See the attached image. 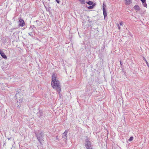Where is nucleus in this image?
<instances>
[{
  "instance_id": "10",
  "label": "nucleus",
  "mask_w": 149,
  "mask_h": 149,
  "mask_svg": "<svg viewBox=\"0 0 149 149\" xmlns=\"http://www.w3.org/2000/svg\"><path fill=\"white\" fill-rule=\"evenodd\" d=\"M103 10L104 19H105L107 16V12L106 11V10Z\"/></svg>"
},
{
  "instance_id": "24",
  "label": "nucleus",
  "mask_w": 149,
  "mask_h": 149,
  "mask_svg": "<svg viewBox=\"0 0 149 149\" xmlns=\"http://www.w3.org/2000/svg\"><path fill=\"white\" fill-rule=\"evenodd\" d=\"M33 26H31V27L29 29L30 30L31 29L32 30L33 29Z\"/></svg>"
},
{
  "instance_id": "21",
  "label": "nucleus",
  "mask_w": 149,
  "mask_h": 149,
  "mask_svg": "<svg viewBox=\"0 0 149 149\" xmlns=\"http://www.w3.org/2000/svg\"><path fill=\"white\" fill-rule=\"evenodd\" d=\"M32 32H33V31H32L30 33H28V34H29V36H30L31 37H33V35L32 34Z\"/></svg>"
},
{
  "instance_id": "31",
  "label": "nucleus",
  "mask_w": 149,
  "mask_h": 149,
  "mask_svg": "<svg viewBox=\"0 0 149 149\" xmlns=\"http://www.w3.org/2000/svg\"><path fill=\"white\" fill-rule=\"evenodd\" d=\"M123 68H122V70H123Z\"/></svg>"
},
{
  "instance_id": "6",
  "label": "nucleus",
  "mask_w": 149,
  "mask_h": 149,
  "mask_svg": "<svg viewBox=\"0 0 149 149\" xmlns=\"http://www.w3.org/2000/svg\"><path fill=\"white\" fill-rule=\"evenodd\" d=\"M19 26L22 27L23 26L24 24V20L20 18L19 19Z\"/></svg>"
},
{
  "instance_id": "28",
  "label": "nucleus",
  "mask_w": 149,
  "mask_h": 149,
  "mask_svg": "<svg viewBox=\"0 0 149 149\" xmlns=\"http://www.w3.org/2000/svg\"><path fill=\"white\" fill-rule=\"evenodd\" d=\"M20 107V105L19 104H18V106H17L18 107Z\"/></svg>"
},
{
  "instance_id": "16",
  "label": "nucleus",
  "mask_w": 149,
  "mask_h": 149,
  "mask_svg": "<svg viewBox=\"0 0 149 149\" xmlns=\"http://www.w3.org/2000/svg\"><path fill=\"white\" fill-rule=\"evenodd\" d=\"M106 7V3L104 2H103L102 6V9H105Z\"/></svg>"
},
{
  "instance_id": "25",
  "label": "nucleus",
  "mask_w": 149,
  "mask_h": 149,
  "mask_svg": "<svg viewBox=\"0 0 149 149\" xmlns=\"http://www.w3.org/2000/svg\"><path fill=\"white\" fill-rule=\"evenodd\" d=\"M56 1L58 3H60L59 0H56Z\"/></svg>"
},
{
  "instance_id": "17",
  "label": "nucleus",
  "mask_w": 149,
  "mask_h": 149,
  "mask_svg": "<svg viewBox=\"0 0 149 149\" xmlns=\"http://www.w3.org/2000/svg\"><path fill=\"white\" fill-rule=\"evenodd\" d=\"M134 9H139L140 8L138 6L136 5L134 7Z\"/></svg>"
},
{
  "instance_id": "19",
  "label": "nucleus",
  "mask_w": 149,
  "mask_h": 149,
  "mask_svg": "<svg viewBox=\"0 0 149 149\" xmlns=\"http://www.w3.org/2000/svg\"><path fill=\"white\" fill-rule=\"evenodd\" d=\"M79 1L81 2V4H84L85 3V1L84 0H79Z\"/></svg>"
},
{
  "instance_id": "29",
  "label": "nucleus",
  "mask_w": 149,
  "mask_h": 149,
  "mask_svg": "<svg viewBox=\"0 0 149 149\" xmlns=\"http://www.w3.org/2000/svg\"><path fill=\"white\" fill-rule=\"evenodd\" d=\"M88 10V11H90V10ZM87 10H86V11H87Z\"/></svg>"
},
{
  "instance_id": "11",
  "label": "nucleus",
  "mask_w": 149,
  "mask_h": 149,
  "mask_svg": "<svg viewBox=\"0 0 149 149\" xmlns=\"http://www.w3.org/2000/svg\"><path fill=\"white\" fill-rule=\"evenodd\" d=\"M126 1L125 4L126 5H129L131 3L132 0H125Z\"/></svg>"
},
{
  "instance_id": "7",
  "label": "nucleus",
  "mask_w": 149,
  "mask_h": 149,
  "mask_svg": "<svg viewBox=\"0 0 149 149\" xmlns=\"http://www.w3.org/2000/svg\"><path fill=\"white\" fill-rule=\"evenodd\" d=\"M0 54L1 55V56L5 59H7V57L5 55V54L3 52V51H1L0 52Z\"/></svg>"
},
{
  "instance_id": "18",
  "label": "nucleus",
  "mask_w": 149,
  "mask_h": 149,
  "mask_svg": "<svg viewBox=\"0 0 149 149\" xmlns=\"http://www.w3.org/2000/svg\"><path fill=\"white\" fill-rule=\"evenodd\" d=\"M143 60L144 61H145L148 66L149 67V64H148L147 61V60H146V58H144V57H143Z\"/></svg>"
},
{
  "instance_id": "26",
  "label": "nucleus",
  "mask_w": 149,
  "mask_h": 149,
  "mask_svg": "<svg viewBox=\"0 0 149 149\" xmlns=\"http://www.w3.org/2000/svg\"><path fill=\"white\" fill-rule=\"evenodd\" d=\"M120 25H123V22H120Z\"/></svg>"
},
{
  "instance_id": "23",
  "label": "nucleus",
  "mask_w": 149,
  "mask_h": 149,
  "mask_svg": "<svg viewBox=\"0 0 149 149\" xmlns=\"http://www.w3.org/2000/svg\"><path fill=\"white\" fill-rule=\"evenodd\" d=\"M117 26L118 27V29L120 30V26L118 24H117Z\"/></svg>"
},
{
  "instance_id": "4",
  "label": "nucleus",
  "mask_w": 149,
  "mask_h": 149,
  "mask_svg": "<svg viewBox=\"0 0 149 149\" xmlns=\"http://www.w3.org/2000/svg\"><path fill=\"white\" fill-rule=\"evenodd\" d=\"M20 92L18 91H17L16 94L15 96V97L17 100V103L19 102V103L22 102V96Z\"/></svg>"
},
{
  "instance_id": "14",
  "label": "nucleus",
  "mask_w": 149,
  "mask_h": 149,
  "mask_svg": "<svg viewBox=\"0 0 149 149\" xmlns=\"http://www.w3.org/2000/svg\"><path fill=\"white\" fill-rule=\"evenodd\" d=\"M86 3L88 5H93L94 4V3L93 2L91 1H89L86 2Z\"/></svg>"
},
{
  "instance_id": "20",
  "label": "nucleus",
  "mask_w": 149,
  "mask_h": 149,
  "mask_svg": "<svg viewBox=\"0 0 149 149\" xmlns=\"http://www.w3.org/2000/svg\"><path fill=\"white\" fill-rule=\"evenodd\" d=\"M133 136H131L129 139V141H131L133 140Z\"/></svg>"
},
{
  "instance_id": "3",
  "label": "nucleus",
  "mask_w": 149,
  "mask_h": 149,
  "mask_svg": "<svg viewBox=\"0 0 149 149\" xmlns=\"http://www.w3.org/2000/svg\"><path fill=\"white\" fill-rule=\"evenodd\" d=\"M85 146L87 149H93V144L87 137L85 140Z\"/></svg>"
},
{
  "instance_id": "5",
  "label": "nucleus",
  "mask_w": 149,
  "mask_h": 149,
  "mask_svg": "<svg viewBox=\"0 0 149 149\" xmlns=\"http://www.w3.org/2000/svg\"><path fill=\"white\" fill-rule=\"evenodd\" d=\"M52 82H56V81H58L56 79L57 77L56 74L55 73H53L52 76Z\"/></svg>"
},
{
  "instance_id": "1",
  "label": "nucleus",
  "mask_w": 149,
  "mask_h": 149,
  "mask_svg": "<svg viewBox=\"0 0 149 149\" xmlns=\"http://www.w3.org/2000/svg\"><path fill=\"white\" fill-rule=\"evenodd\" d=\"M35 134L37 139L41 144L44 141L43 136L44 133L42 131H39L38 132H35Z\"/></svg>"
},
{
  "instance_id": "2",
  "label": "nucleus",
  "mask_w": 149,
  "mask_h": 149,
  "mask_svg": "<svg viewBox=\"0 0 149 149\" xmlns=\"http://www.w3.org/2000/svg\"><path fill=\"white\" fill-rule=\"evenodd\" d=\"M51 85L53 88L56 89L57 92L59 93L61 91V86L60 84V82L58 81H56V82H52Z\"/></svg>"
},
{
  "instance_id": "9",
  "label": "nucleus",
  "mask_w": 149,
  "mask_h": 149,
  "mask_svg": "<svg viewBox=\"0 0 149 149\" xmlns=\"http://www.w3.org/2000/svg\"><path fill=\"white\" fill-rule=\"evenodd\" d=\"M141 1L142 4L145 7H146L147 5L146 3V0H141Z\"/></svg>"
},
{
  "instance_id": "27",
  "label": "nucleus",
  "mask_w": 149,
  "mask_h": 149,
  "mask_svg": "<svg viewBox=\"0 0 149 149\" xmlns=\"http://www.w3.org/2000/svg\"><path fill=\"white\" fill-rule=\"evenodd\" d=\"M129 35H130V36H132V35L131 34V33H129Z\"/></svg>"
},
{
  "instance_id": "15",
  "label": "nucleus",
  "mask_w": 149,
  "mask_h": 149,
  "mask_svg": "<svg viewBox=\"0 0 149 149\" xmlns=\"http://www.w3.org/2000/svg\"><path fill=\"white\" fill-rule=\"evenodd\" d=\"M38 114L39 118H40L42 116V112H40L38 113Z\"/></svg>"
},
{
  "instance_id": "30",
  "label": "nucleus",
  "mask_w": 149,
  "mask_h": 149,
  "mask_svg": "<svg viewBox=\"0 0 149 149\" xmlns=\"http://www.w3.org/2000/svg\"><path fill=\"white\" fill-rule=\"evenodd\" d=\"M8 140H10V138H8Z\"/></svg>"
},
{
  "instance_id": "12",
  "label": "nucleus",
  "mask_w": 149,
  "mask_h": 149,
  "mask_svg": "<svg viewBox=\"0 0 149 149\" xmlns=\"http://www.w3.org/2000/svg\"><path fill=\"white\" fill-rule=\"evenodd\" d=\"M96 5L95 3H94L92 6H89L88 7V8L89 9H91L93 8Z\"/></svg>"
},
{
  "instance_id": "13",
  "label": "nucleus",
  "mask_w": 149,
  "mask_h": 149,
  "mask_svg": "<svg viewBox=\"0 0 149 149\" xmlns=\"http://www.w3.org/2000/svg\"><path fill=\"white\" fill-rule=\"evenodd\" d=\"M36 23H37V26H40L42 24V22H40L38 20H37L36 21Z\"/></svg>"
},
{
  "instance_id": "22",
  "label": "nucleus",
  "mask_w": 149,
  "mask_h": 149,
  "mask_svg": "<svg viewBox=\"0 0 149 149\" xmlns=\"http://www.w3.org/2000/svg\"><path fill=\"white\" fill-rule=\"evenodd\" d=\"M120 65H121V68H122V67H123V64H122V62H121V61L120 60Z\"/></svg>"
},
{
  "instance_id": "8",
  "label": "nucleus",
  "mask_w": 149,
  "mask_h": 149,
  "mask_svg": "<svg viewBox=\"0 0 149 149\" xmlns=\"http://www.w3.org/2000/svg\"><path fill=\"white\" fill-rule=\"evenodd\" d=\"M68 132L66 130L65 131L64 133L63 134V136H62V138L64 139H66L67 137V134Z\"/></svg>"
}]
</instances>
